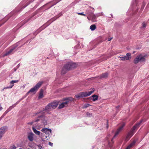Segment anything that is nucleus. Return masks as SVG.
Returning a JSON list of instances; mask_svg holds the SVG:
<instances>
[{
    "label": "nucleus",
    "instance_id": "obj_5",
    "mask_svg": "<svg viewBox=\"0 0 149 149\" xmlns=\"http://www.w3.org/2000/svg\"><path fill=\"white\" fill-rule=\"evenodd\" d=\"M94 91V88L92 89V91L88 92H82L79 93L76 95L75 96L77 98L86 97L90 95Z\"/></svg>",
    "mask_w": 149,
    "mask_h": 149
},
{
    "label": "nucleus",
    "instance_id": "obj_32",
    "mask_svg": "<svg viewBox=\"0 0 149 149\" xmlns=\"http://www.w3.org/2000/svg\"><path fill=\"white\" fill-rule=\"evenodd\" d=\"M34 122H31L28 123V124H30V125H31L32 124V123Z\"/></svg>",
    "mask_w": 149,
    "mask_h": 149
},
{
    "label": "nucleus",
    "instance_id": "obj_40",
    "mask_svg": "<svg viewBox=\"0 0 149 149\" xmlns=\"http://www.w3.org/2000/svg\"><path fill=\"white\" fill-rule=\"evenodd\" d=\"M135 53V51H134V52H133V54L134 53Z\"/></svg>",
    "mask_w": 149,
    "mask_h": 149
},
{
    "label": "nucleus",
    "instance_id": "obj_28",
    "mask_svg": "<svg viewBox=\"0 0 149 149\" xmlns=\"http://www.w3.org/2000/svg\"><path fill=\"white\" fill-rule=\"evenodd\" d=\"M78 15H83V16H86V15L82 13H78Z\"/></svg>",
    "mask_w": 149,
    "mask_h": 149
},
{
    "label": "nucleus",
    "instance_id": "obj_18",
    "mask_svg": "<svg viewBox=\"0 0 149 149\" xmlns=\"http://www.w3.org/2000/svg\"><path fill=\"white\" fill-rule=\"evenodd\" d=\"M32 130L33 132L36 135H39L40 134V132L39 131L37 130L36 128L34 127H32Z\"/></svg>",
    "mask_w": 149,
    "mask_h": 149
},
{
    "label": "nucleus",
    "instance_id": "obj_35",
    "mask_svg": "<svg viewBox=\"0 0 149 149\" xmlns=\"http://www.w3.org/2000/svg\"><path fill=\"white\" fill-rule=\"evenodd\" d=\"M2 107L0 105V111H1L2 109Z\"/></svg>",
    "mask_w": 149,
    "mask_h": 149
},
{
    "label": "nucleus",
    "instance_id": "obj_11",
    "mask_svg": "<svg viewBox=\"0 0 149 149\" xmlns=\"http://www.w3.org/2000/svg\"><path fill=\"white\" fill-rule=\"evenodd\" d=\"M7 130L6 127H3L0 128V139Z\"/></svg>",
    "mask_w": 149,
    "mask_h": 149
},
{
    "label": "nucleus",
    "instance_id": "obj_39",
    "mask_svg": "<svg viewBox=\"0 0 149 149\" xmlns=\"http://www.w3.org/2000/svg\"><path fill=\"white\" fill-rule=\"evenodd\" d=\"M109 135L107 136V138H108V137H109Z\"/></svg>",
    "mask_w": 149,
    "mask_h": 149
},
{
    "label": "nucleus",
    "instance_id": "obj_20",
    "mask_svg": "<svg viewBox=\"0 0 149 149\" xmlns=\"http://www.w3.org/2000/svg\"><path fill=\"white\" fill-rule=\"evenodd\" d=\"M68 71V70H66L65 68H64V67H63L61 73L63 74H65Z\"/></svg>",
    "mask_w": 149,
    "mask_h": 149
},
{
    "label": "nucleus",
    "instance_id": "obj_16",
    "mask_svg": "<svg viewBox=\"0 0 149 149\" xmlns=\"http://www.w3.org/2000/svg\"><path fill=\"white\" fill-rule=\"evenodd\" d=\"M17 46L16 45L15 46L13 47L9 51L7 52L4 55V56H7L9 54H10L16 48Z\"/></svg>",
    "mask_w": 149,
    "mask_h": 149
},
{
    "label": "nucleus",
    "instance_id": "obj_44",
    "mask_svg": "<svg viewBox=\"0 0 149 149\" xmlns=\"http://www.w3.org/2000/svg\"><path fill=\"white\" fill-rule=\"evenodd\" d=\"M88 113H87V115H88Z\"/></svg>",
    "mask_w": 149,
    "mask_h": 149
},
{
    "label": "nucleus",
    "instance_id": "obj_26",
    "mask_svg": "<svg viewBox=\"0 0 149 149\" xmlns=\"http://www.w3.org/2000/svg\"><path fill=\"white\" fill-rule=\"evenodd\" d=\"M90 106V104H86L83 106V108H85L89 107Z\"/></svg>",
    "mask_w": 149,
    "mask_h": 149
},
{
    "label": "nucleus",
    "instance_id": "obj_36",
    "mask_svg": "<svg viewBox=\"0 0 149 149\" xmlns=\"http://www.w3.org/2000/svg\"><path fill=\"white\" fill-rule=\"evenodd\" d=\"M4 116H3L2 115V116L0 118V119H1L2 118H3V117H4Z\"/></svg>",
    "mask_w": 149,
    "mask_h": 149
},
{
    "label": "nucleus",
    "instance_id": "obj_12",
    "mask_svg": "<svg viewBox=\"0 0 149 149\" xmlns=\"http://www.w3.org/2000/svg\"><path fill=\"white\" fill-rule=\"evenodd\" d=\"M125 125V124L124 123H122L121 126L117 130L113 138H115L121 131V130H122L123 127Z\"/></svg>",
    "mask_w": 149,
    "mask_h": 149
},
{
    "label": "nucleus",
    "instance_id": "obj_41",
    "mask_svg": "<svg viewBox=\"0 0 149 149\" xmlns=\"http://www.w3.org/2000/svg\"><path fill=\"white\" fill-rule=\"evenodd\" d=\"M37 129L38 130H39V129H40V128H37Z\"/></svg>",
    "mask_w": 149,
    "mask_h": 149
},
{
    "label": "nucleus",
    "instance_id": "obj_17",
    "mask_svg": "<svg viewBox=\"0 0 149 149\" xmlns=\"http://www.w3.org/2000/svg\"><path fill=\"white\" fill-rule=\"evenodd\" d=\"M18 82V80H12L10 82V84H12L11 86H8L6 88H12L14 86V84L17 83Z\"/></svg>",
    "mask_w": 149,
    "mask_h": 149
},
{
    "label": "nucleus",
    "instance_id": "obj_23",
    "mask_svg": "<svg viewBox=\"0 0 149 149\" xmlns=\"http://www.w3.org/2000/svg\"><path fill=\"white\" fill-rule=\"evenodd\" d=\"M96 17L94 14H93L92 17V21L93 22H95L97 21L96 20Z\"/></svg>",
    "mask_w": 149,
    "mask_h": 149
},
{
    "label": "nucleus",
    "instance_id": "obj_4",
    "mask_svg": "<svg viewBox=\"0 0 149 149\" xmlns=\"http://www.w3.org/2000/svg\"><path fill=\"white\" fill-rule=\"evenodd\" d=\"M146 55L141 54L137 56L134 61V63L136 64L139 62H144L145 61Z\"/></svg>",
    "mask_w": 149,
    "mask_h": 149
},
{
    "label": "nucleus",
    "instance_id": "obj_31",
    "mask_svg": "<svg viewBox=\"0 0 149 149\" xmlns=\"http://www.w3.org/2000/svg\"><path fill=\"white\" fill-rule=\"evenodd\" d=\"M16 147L15 146H13L11 147V149H15Z\"/></svg>",
    "mask_w": 149,
    "mask_h": 149
},
{
    "label": "nucleus",
    "instance_id": "obj_8",
    "mask_svg": "<svg viewBox=\"0 0 149 149\" xmlns=\"http://www.w3.org/2000/svg\"><path fill=\"white\" fill-rule=\"evenodd\" d=\"M77 66V65L76 63L72 62H69L65 64L64 67L66 70H69L76 68Z\"/></svg>",
    "mask_w": 149,
    "mask_h": 149
},
{
    "label": "nucleus",
    "instance_id": "obj_13",
    "mask_svg": "<svg viewBox=\"0 0 149 149\" xmlns=\"http://www.w3.org/2000/svg\"><path fill=\"white\" fill-rule=\"evenodd\" d=\"M34 134L32 132L29 133L28 136V138L29 140L31 141H32L33 140Z\"/></svg>",
    "mask_w": 149,
    "mask_h": 149
},
{
    "label": "nucleus",
    "instance_id": "obj_14",
    "mask_svg": "<svg viewBox=\"0 0 149 149\" xmlns=\"http://www.w3.org/2000/svg\"><path fill=\"white\" fill-rule=\"evenodd\" d=\"M19 102V101H18L17 102H16L15 104H14L12 106H10L8 109L5 112V114H7L8 112L9 111H10L11 110L14 108V107H15L17 104Z\"/></svg>",
    "mask_w": 149,
    "mask_h": 149
},
{
    "label": "nucleus",
    "instance_id": "obj_3",
    "mask_svg": "<svg viewBox=\"0 0 149 149\" xmlns=\"http://www.w3.org/2000/svg\"><path fill=\"white\" fill-rule=\"evenodd\" d=\"M142 121L143 120H141L139 122L137 123L133 127L131 130L128 133L125 139V140L126 141H127L128 140L130 139L133 136L135 132V129L139 126V125L142 123Z\"/></svg>",
    "mask_w": 149,
    "mask_h": 149
},
{
    "label": "nucleus",
    "instance_id": "obj_19",
    "mask_svg": "<svg viewBox=\"0 0 149 149\" xmlns=\"http://www.w3.org/2000/svg\"><path fill=\"white\" fill-rule=\"evenodd\" d=\"M43 91L42 89L40 90V93H39V96H38V99H40L42 98L43 97Z\"/></svg>",
    "mask_w": 149,
    "mask_h": 149
},
{
    "label": "nucleus",
    "instance_id": "obj_1",
    "mask_svg": "<svg viewBox=\"0 0 149 149\" xmlns=\"http://www.w3.org/2000/svg\"><path fill=\"white\" fill-rule=\"evenodd\" d=\"M58 105V103L56 102H53L48 104L45 107V109L39 113V116L38 118L41 119L42 120H43L45 112L48 113L49 111L55 109Z\"/></svg>",
    "mask_w": 149,
    "mask_h": 149
},
{
    "label": "nucleus",
    "instance_id": "obj_10",
    "mask_svg": "<svg viewBox=\"0 0 149 149\" xmlns=\"http://www.w3.org/2000/svg\"><path fill=\"white\" fill-rule=\"evenodd\" d=\"M131 55L130 53H127L126 55L120 57V60L122 61L129 60L131 58Z\"/></svg>",
    "mask_w": 149,
    "mask_h": 149
},
{
    "label": "nucleus",
    "instance_id": "obj_15",
    "mask_svg": "<svg viewBox=\"0 0 149 149\" xmlns=\"http://www.w3.org/2000/svg\"><path fill=\"white\" fill-rule=\"evenodd\" d=\"M136 143L135 141H133L130 145H129L125 149H130L134 147Z\"/></svg>",
    "mask_w": 149,
    "mask_h": 149
},
{
    "label": "nucleus",
    "instance_id": "obj_33",
    "mask_svg": "<svg viewBox=\"0 0 149 149\" xmlns=\"http://www.w3.org/2000/svg\"><path fill=\"white\" fill-rule=\"evenodd\" d=\"M112 39V38H109L108 39V41H109L111 40Z\"/></svg>",
    "mask_w": 149,
    "mask_h": 149
},
{
    "label": "nucleus",
    "instance_id": "obj_21",
    "mask_svg": "<svg viewBox=\"0 0 149 149\" xmlns=\"http://www.w3.org/2000/svg\"><path fill=\"white\" fill-rule=\"evenodd\" d=\"M92 97H93V100L95 101L96 100H97L98 99V97L97 95H92Z\"/></svg>",
    "mask_w": 149,
    "mask_h": 149
},
{
    "label": "nucleus",
    "instance_id": "obj_25",
    "mask_svg": "<svg viewBox=\"0 0 149 149\" xmlns=\"http://www.w3.org/2000/svg\"><path fill=\"white\" fill-rule=\"evenodd\" d=\"M62 14H59L58 16H56L54 17L52 19L53 20H52V22L56 20L57 18H58V17H60L62 15Z\"/></svg>",
    "mask_w": 149,
    "mask_h": 149
},
{
    "label": "nucleus",
    "instance_id": "obj_7",
    "mask_svg": "<svg viewBox=\"0 0 149 149\" xmlns=\"http://www.w3.org/2000/svg\"><path fill=\"white\" fill-rule=\"evenodd\" d=\"M73 100V99L72 98H68L64 100L59 105L58 108L61 109L67 107L70 101Z\"/></svg>",
    "mask_w": 149,
    "mask_h": 149
},
{
    "label": "nucleus",
    "instance_id": "obj_9",
    "mask_svg": "<svg viewBox=\"0 0 149 149\" xmlns=\"http://www.w3.org/2000/svg\"><path fill=\"white\" fill-rule=\"evenodd\" d=\"M42 83L43 82L42 81H39L34 87L31 88L27 93L28 94L30 92L34 93V92H35L40 87Z\"/></svg>",
    "mask_w": 149,
    "mask_h": 149
},
{
    "label": "nucleus",
    "instance_id": "obj_38",
    "mask_svg": "<svg viewBox=\"0 0 149 149\" xmlns=\"http://www.w3.org/2000/svg\"><path fill=\"white\" fill-rule=\"evenodd\" d=\"M119 106H117L116 107V108H119Z\"/></svg>",
    "mask_w": 149,
    "mask_h": 149
},
{
    "label": "nucleus",
    "instance_id": "obj_34",
    "mask_svg": "<svg viewBox=\"0 0 149 149\" xmlns=\"http://www.w3.org/2000/svg\"><path fill=\"white\" fill-rule=\"evenodd\" d=\"M39 120H40L39 119H38L36 120L35 121V122H38Z\"/></svg>",
    "mask_w": 149,
    "mask_h": 149
},
{
    "label": "nucleus",
    "instance_id": "obj_6",
    "mask_svg": "<svg viewBox=\"0 0 149 149\" xmlns=\"http://www.w3.org/2000/svg\"><path fill=\"white\" fill-rule=\"evenodd\" d=\"M94 91V88L92 89V91L88 92H82L79 93L76 95L75 96L77 98L86 97L90 95Z\"/></svg>",
    "mask_w": 149,
    "mask_h": 149
},
{
    "label": "nucleus",
    "instance_id": "obj_37",
    "mask_svg": "<svg viewBox=\"0 0 149 149\" xmlns=\"http://www.w3.org/2000/svg\"><path fill=\"white\" fill-rule=\"evenodd\" d=\"M6 114H5V112L3 114V116H4L6 115Z\"/></svg>",
    "mask_w": 149,
    "mask_h": 149
},
{
    "label": "nucleus",
    "instance_id": "obj_29",
    "mask_svg": "<svg viewBox=\"0 0 149 149\" xmlns=\"http://www.w3.org/2000/svg\"><path fill=\"white\" fill-rule=\"evenodd\" d=\"M42 122L44 125H46L47 123L46 120H43Z\"/></svg>",
    "mask_w": 149,
    "mask_h": 149
},
{
    "label": "nucleus",
    "instance_id": "obj_27",
    "mask_svg": "<svg viewBox=\"0 0 149 149\" xmlns=\"http://www.w3.org/2000/svg\"><path fill=\"white\" fill-rule=\"evenodd\" d=\"M142 27L143 28H145L146 26V24L143 22L142 23Z\"/></svg>",
    "mask_w": 149,
    "mask_h": 149
},
{
    "label": "nucleus",
    "instance_id": "obj_45",
    "mask_svg": "<svg viewBox=\"0 0 149 149\" xmlns=\"http://www.w3.org/2000/svg\"><path fill=\"white\" fill-rule=\"evenodd\" d=\"M61 0H59V1H61Z\"/></svg>",
    "mask_w": 149,
    "mask_h": 149
},
{
    "label": "nucleus",
    "instance_id": "obj_22",
    "mask_svg": "<svg viewBox=\"0 0 149 149\" xmlns=\"http://www.w3.org/2000/svg\"><path fill=\"white\" fill-rule=\"evenodd\" d=\"M96 29V26L95 24L91 25L90 27V29L92 31H94Z\"/></svg>",
    "mask_w": 149,
    "mask_h": 149
},
{
    "label": "nucleus",
    "instance_id": "obj_42",
    "mask_svg": "<svg viewBox=\"0 0 149 149\" xmlns=\"http://www.w3.org/2000/svg\"><path fill=\"white\" fill-rule=\"evenodd\" d=\"M88 19H89V20H90L89 19L88 17Z\"/></svg>",
    "mask_w": 149,
    "mask_h": 149
},
{
    "label": "nucleus",
    "instance_id": "obj_43",
    "mask_svg": "<svg viewBox=\"0 0 149 149\" xmlns=\"http://www.w3.org/2000/svg\"><path fill=\"white\" fill-rule=\"evenodd\" d=\"M113 139H111V141H112V140H113Z\"/></svg>",
    "mask_w": 149,
    "mask_h": 149
},
{
    "label": "nucleus",
    "instance_id": "obj_24",
    "mask_svg": "<svg viewBox=\"0 0 149 149\" xmlns=\"http://www.w3.org/2000/svg\"><path fill=\"white\" fill-rule=\"evenodd\" d=\"M107 77V73H104L102 74L100 77V78H106Z\"/></svg>",
    "mask_w": 149,
    "mask_h": 149
},
{
    "label": "nucleus",
    "instance_id": "obj_30",
    "mask_svg": "<svg viewBox=\"0 0 149 149\" xmlns=\"http://www.w3.org/2000/svg\"><path fill=\"white\" fill-rule=\"evenodd\" d=\"M49 145L51 146H52L53 145V143H51L50 142H49Z\"/></svg>",
    "mask_w": 149,
    "mask_h": 149
},
{
    "label": "nucleus",
    "instance_id": "obj_2",
    "mask_svg": "<svg viewBox=\"0 0 149 149\" xmlns=\"http://www.w3.org/2000/svg\"><path fill=\"white\" fill-rule=\"evenodd\" d=\"M41 131L43 132L41 134V136L42 140H48L49 136L51 134V130L47 128H43Z\"/></svg>",
    "mask_w": 149,
    "mask_h": 149
}]
</instances>
